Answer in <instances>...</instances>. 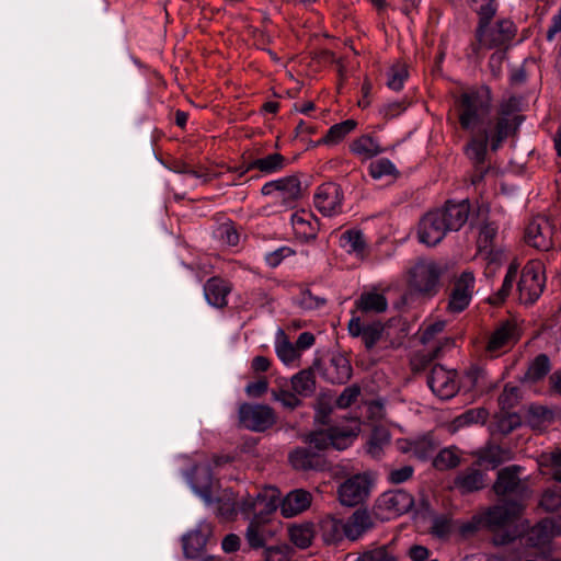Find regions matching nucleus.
<instances>
[{
	"label": "nucleus",
	"instance_id": "nucleus-62",
	"mask_svg": "<svg viewBox=\"0 0 561 561\" xmlns=\"http://www.w3.org/2000/svg\"><path fill=\"white\" fill-rule=\"evenodd\" d=\"M359 388L357 386H351L343 390L340 397L336 400V405L341 409L348 408L352 403H354L359 396Z\"/></svg>",
	"mask_w": 561,
	"mask_h": 561
},
{
	"label": "nucleus",
	"instance_id": "nucleus-22",
	"mask_svg": "<svg viewBox=\"0 0 561 561\" xmlns=\"http://www.w3.org/2000/svg\"><path fill=\"white\" fill-rule=\"evenodd\" d=\"M561 535V519L557 523L553 519H543L535 525L527 534V543L533 547L543 546L553 537Z\"/></svg>",
	"mask_w": 561,
	"mask_h": 561
},
{
	"label": "nucleus",
	"instance_id": "nucleus-54",
	"mask_svg": "<svg viewBox=\"0 0 561 561\" xmlns=\"http://www.w3.org/2000/svg\"><path fill=\"white\" fill-rule=\"evenodd\" d=\"M497 233V227L492 222H485L480 228L479 237H478V247L481 250H488Z\"/></svg>",
	"mask_w": 561,
	"mask_h": 561
},
{
	"label": "nucleus",
	"instance_id": "nucleus-15",
	"mask_svg": "<svg viewBox=\"0 0 561 561\" xmlns=\"http://www.w3.org/2000/svg\"><path fill=\"white\" fill-rule=\"evenodd\" d=\"M446 322L444 320H437L433 323H430L421 334V342L427 346L424 353V357H427V360H432L436 358L439 353L445 347H450L453 345V340L449 337H444L443 340L436 341V336L440 334L445 329Z\"/></svg>",
	"mask_w": 561,
	"mask_h": 561
},
{
	"label": "nucleus",
	"instance_id": "nucleus-11",
	"mask_svg": "<svg viewBox=\"0 0 561 561\" xmlns=\"http://www.w3.org/2000/svg\"><path fill=\"white\" fill-rule=\"evenodd\" d=\"M522 467L508 466L501 469L497 479L493 484V490L497 495L527 494L528 489L520 478Z\"/></svg>",
	"mask_w": 561,
	"mask_h": 561
},
{
	"label": "nucleus",
	"instance_id": "nucleus-5",
	"mask_svg": "<svg viewBox=\"0 0 561 561\" xmlns=\"http://www.w3.org/2000/svg\"><path fill=\"white\" fill-rule=\"evenodd\" d=\"M517 112L516 99H510L501 104L496 122H491V128L494 130V136H491L492 150H496L504 139L517 130L522 122Z\"/></svg>",
	"mask_w": 561,
	"mask_h": 561
},
{
	"label": "nucleus",
	"instance_id": "nucleus-17",
	"mask_svg": "<svg viewBox=\"0 0 561 561\" xmlns=\"http://www.w3.org/2000/svg\"><path fill=\"white\" fill-rule=\"evenodd\" d=\"M190 483L193 491L204 501L206 505L213 504V494L218 486L213 482L208 466H194L190 476Z\"/></svg>",
	"mask_w": 561,
	"mask_h": 561
},
{
	"label": "nucleus",
	"instance_id": "nucleus-29",
	"mask_svg": "<svg viewBox=\"0 0 561 561\" xmlns=\"http://www.w3.org/2000/svg\"><path fill=\"white\" fill-rule=\"evenodd\" d=\"M210 534V528L205 525L198 529H195L188 533L183 537V550L184 554L187 558L194 559L201 556L203 552L208 536Z\"/></svg>",
	"mask_w": 561,
	"mask_h": 561
},
{
	"label": "nucleus",
	"instance_id": "nucleus-33",
	"mask_svg": "<svg viewBox=\"0 0 561 561\" xmlns=\"http://www.w3.org/2000/svg\"><path fill=\"white\" fill-rule=\"evenodd\" d=\"M350 149L362 160H369L383 151L382 147L369 135H364L352 141Z\"/></svg>",
	"mask_w": 561,
	"mask_h": 561
},
{
	"label": "nucleus",
	"instance_id": "nucleus-50",
	"mask_svg": "<svg viewBox=\"0 0 561 561\" xmlns=\"http://www.w3.org/2000/svg\"><path fill=\"white\" fill-rule=\"evenodd\" d=\"M245 539L249 546L257 549L264 546L265 539L263 537L260 522L256 518L251 519L245 530Z\"/></svg>",
	"mask_w": 561,
	"mask_h": 561
},
{
	"label": "nucleus",
	"instance_id": "nucleus-19",
	"mask_svg": "<svg viewBox=\"0 0 561 561\" xmlns=\"http://www.w3.org/2000/svg\"><path fill=\"white\" fill-rule=\"evenodd\" d=\"M279 497V491L271 486L265 489L263 493H257L255 496L248 495L237 502V506H239V510L247 515L254 512L260 505H264L265 511L271 513L278 507Z\"/></svg>",
	"mask_w": 561,
	"mask_h": 561
},
{
	"label": "nucleus",
	"instance_id": "nucleus-39",
	"mask_svg": "<svg viewBox=\"0 0 561 561\" xmlns=\"http://www.w3.org/2000/svg\"><path fill=\"white\" fill-rule=\"evenodd\" d=\"M341 242L344 248H347L350 253L363 256L366 250V241L362 231L347 230L342 233Z\"/></svg>",
	"mask_w": 561,
	"mask_h": 561
},
{
	"label": "nucleus",
	"instance_id": "nucleus-13",
	"mask_svg": "<svg viewBox=\"0 0 561 561\" xmlns=\"http://www.w3.org/2000/svg\"><path fill=\"white\" fill-rule=\"evenodd\" d=\"M262 194H276L282 203L289 205L301 196V183L295 175L287 176L264 184Z\"/></svg>",
	"mask_w": 561,
	"mask_h": 561
},
{
	"label": "nucleus",
	"instance_id": "nucleus-30",
	"mask_svg": "<svg viewBox=\"0 0 561 561\" xmlns=\"http://www.w3.org/2000/svg\"><path fill=\"white\" fill-rule=\"evenodd\" d=\"M230 289L231 288L227 282L213 277L205 284L204 294L211 306L222 308L227 305V296L230 293Z\"/></svg>",
	"mask_w": 561,
	"mask_h": 561
},
{
	"label": "nucleus",
	"instance_id": "nucleus-1",
	"mask_svg": "<svg viewBox=\"0 0 561 561\" xmlns=\"http://www.w3.org/2000/svg\"><path fill=\"white\" fill-rule=\"evenodd\" d=\"M460 103L459 122L471 136L465 151L473 164L479 165L484 162L488 144H491V136H494L489 118L491 112L490 90L482 88L478 91L466 92L461 95Z\"/></svg>",
	"mask_w": 561,
	"mask_h": 561
},
{
	"label": "nucleus",
	"instance_id": "nucleus-44",
	"mask_svg": "<svg viewBox=\"0 0 561 561\" xmlns=\"http://www.w3.org/2000/svg\"><path fill=\"white\" fill-rule=\"evenodd\" d=\"M517 270L518 267L516 264L512 263L510 265L505 278L503 280L502 287L499 289V291L493 298H490V302L500 304L508 297L510 293L512 291L514 280L517 276Z\"/></svg>",
	"mask_w": 561,
	"mask_h": 561
},
{
	"label": "nucleus",
	"instance_id": "nucleus-14",
	"mask_svg": "<svg viewBox=\"0 0 561 561\" xmlns=\"http://www.w3.org/2000/svg\"><path fill=\"white\" fill-rule=\"evenodd\" d=\"M343 194L334 183L322 184L314 195V206L324 216H332L340 211Z\"/></svg>",
	"mask_w": 561,
	"mask_h": 561
},
{
	"label": "nucleus",
	"instance_id": "nucleus-21",
	"mask_svg": "<svg viewBox=\"0 0 561 561\" xmlns=\"http://www.w3.org/2000/svg\"><path fill=\"white\" fill-rule=\"evenodd\" d=\"M436 210L443 215L448 232L458 231L469 218L470 205L467 201L459 203L448 202L444 208Z\"/></svg>",
	"mask_w": 561,
	"mask_h": 561
},
{
	"label": "nucleus",
	"instance_id": "nucleus-6",
	"mask_svg": "<svg viewBox=\"0 0 561 561\" xmlns=\"http://www.w3.org/2000/svg\"><path fill=\"white\" fill-rule=\"evenodd\" d=\"M239 420L250 431L264 432L276 423V414L266 404L244 403L239 408Z\"/></svg>",
	"mask_w": 561,
	"mask_h": 561
},
{
	"label": "nucleus",
	"instance_id": "nucleus-4",
	"mask_svg": "<svg viewBox=\"0 0 561 561\" xmlns=\"http://www.w3.org/2000/svg\"><path fill=\"white\" fill-rule=\"evenodd\" d=\"M545 284L543 264L540 261L528 262L517 284L519 300L525 305L534 304L541 296Z\"/></svg>",
	"mask_w": 561,
	"mask_h": 561
},
{
	"label": "nucleus",
	"instance_id": "nucleus-8",
	"mask_svg": "<svg viewBox=\"0 0 561 561\" xmlns=\"http://www.w3.org/2000/svg\"><path fill=\"white\" fill-rule=\"evenodd\" d=\"M443 268L435 262H420L411 272V285L419 293L433 296L437 293Z\"/></svg>",
	"mask_w": 561,
	"mask_h": 561
},
{
	"label": "nucleus",
	"instance_id": "nucleus-38",
	"mask_svg": "<svg viewBox=\"0 0 561 561\" xmlns=\"http://www.w3.org/2000/svg\"><path fill=\"white\" fill-rule=\"evenodd\" d=\"M356 127V122L347 119L342 123L333 125L327 133V135L318 141L323 145H336L345 138Z\"/></svg>",
	"mask_w": 561,
	"mask_h": 561
},
{
	"label": "nucleus",
	"instance_id": "nucleus-49",
	"mask_svg": "<svg viewBox=\"0 0 561 561\" xmlns=\"http://www.w3.org/2000/svg\"><path fill=\"white\" fill-rule=\"evenodd\" d=\"M356 435L357 432L355 431L331 428V447L337 450H344L353 443Z\"/></svg>",
	"mask_w": 561,
	"mask_h": 561
},
{
	"label": "nucleus",
	"instance_id": "nucleus-20",
	"mask_svg": "<svg viewBox=\"0 0 561 561\" xmlns=\"http://www.w3.org/2000/svg\"><path fill=\"white\" fill-rule=\"evenodd\" d=\"M515 35L513 22L508 20L499 21L496 26L488 31H477L478 41L481 45L492 48L510 42Z\"/></svg>",
	"mask_w": 561,
	"mask_h": 561
},
{
	"label": "nucleus",
	"instance_id": "nucleus-23",
	"mask_svg": "<svg viewBox=\"0 0 561 561\" xmlns=\"http://www.w3.org/2000/svg\"><path fill=\"white\" fill-rule=\"evenodd\" d=\"M324 378L331 383L342 385L350 380L352 366L350 360L342 354H334L325 365Z\"/></svg>",
	"mask_w": 561,
	"mask_h": 561
},
{
	"label": "nucleus",
	"instance_id": "nucleus-41",
	"mask_svg": "<svg viewBox=\"0 0 561 561\" xmlns=\"http://www.w3.org/2000/svg\"><path fill=\"white\" fill-rule=\"evenodd\" d=\"M460 462V453L454 447L444 448L434 458L433 465L438 470H448L457 467Z\"/></svg>",
	"mask_w": 561,
	"mask_h": 561
},
{
	"label": "nucleus",
	"instance_id": "nucleus-43",
	"mask_svg": "<svg viewBox=\"0 0 561 561\" xmlns=\"http://www.w3.org/2000/svg\"><path fill=\"white\" fill-rule=\"evenodd\" d=\"M550 370V363L548 356L538 355L528 366L525 378L530 381H536L546 376Z\"/></svg>",
	"mask_w": 561,
	"mask_h": 561
},
{
	"label": "nucleus",
	"instance_id": "nucleus-51",
	"mask_svg": "<svg viewBox=\"0 0 561 561\" xmlns=\"http://www.w3.org/2000/svg\"><path fill=\"white\" fill-rule=\"evenodd\" d=\"M519 402L518 387L506 385L499 397V403L503 411H508Z\"/></svg>",
	"mask_w": 561,
	"mask_h": 561
},
{
	"label": "nucleus",
	"instance_id": "nucleus-40",
	"mask_svg": "<svg viewBox=\"0 0 561 561\" xmlns=\"http://www.w3.org/2000/svg\"><path fill=\"white\" fill-rule=\"evenodd\" d=\"M388 336L387 328L380 322H374L365 325L363 343L367 350H371L377 343L386 341Z\"/></svg>",
	"mask_w": 561,
	"mask_h": 561
},
{
	"label": "nucleus",
	"instance_id": "nucleus-24",
	"mask_svg": "<svg viewBox=\"0 0 561 561\" xmlns=\"http://www.w3.org/2000/svg\"><path fill=\"white\" fill-rule=\"evenodd\" d=\"M346 538L354 541L374 527L373 517L366 510H356L344 522Z\"/></svg>",
	"mask_w": 561,
	"mask_h": 561
},
{
	"label": "nucleus",
	"instance_id": "nucleus-57",
	"mask_svg": "<svg viewBox=\"0 0 561 561\" xmlns=\"http://www.w3.org/2000/svg\"><path fill=\"white\" fill-rule=\"evenodd\" d=\"M511 458V454L508 450H504L499 446L490 447L484 455V460L491 463L493 467H496L503 461H506Z\"/></svg>",
	"mask_w": 561,
	"mask_h": 561
},
{
	"label": "nucleus",
	"instance_id": "nucleus-59",
	"mask_svg": "<svg viewBox=\"0 0 561 561\" xmlns=\"http://www.w3.org/2000/svg\"><path fill=\"white\" fill-rule=\"evenodd\" d=\"M308 442L317 450L328 449L331 447V430L311 434Z\"/></svg>",
	"mask_w": 561,
	"mask_h": 561
},
{
	"label": "nucleus",
	"instance_id": "nucleus-26",
	"mask_svg": "<svg viewBox=\"0 0 561 561\" xmlns=\"http://www.w3.org/2000/svg\"><path fill=\"white\" fill-rule=\"evenodd\" d=\"M291 225L296 237L306 241L314 239L319 229L317 219L306 210L296 211L291 216Z\"/></svg>",
	"mask_w": 561,
	"mask_h": 561
},
{
	"label": "nucleus",
	"instance_id": "nucleus-37",
	"mask_svg": "<svg viewBox=\"0 0 561 561\" xmlns=\"http://www.w3.org/2000/svg\"><path fill=\"white\" fill-rule=\"evenodd\" d=\"M293 391L299 397H309L316 390V379L311 370H301L290 379Z\"/></svg>",
	"mask_w": 561,
	"mask_h": 561
},
{
	"label": "nucleus",
	"instance_id": "nucleus-7",
	"mask_svg": "<svg viewBox=\"0 0 561 561\" xmlns=\"http://www.w3.org/2000/svg\"><path fill=\"white\" fill-rule=\"evenodd\" d=\"M474 289V276L471 271H463L458 277L455 278L448 304L446 307L447 312L457 314L462 312L470 304Z\"/></svg>",
	"mask_w": 561,
	"mask_h": 561
},
{
	"label": "nucleus",
	"instance_id": "nucleus-16",
	"mask_svg": "<svg viewBox=\"0 0 561 561\" xmlns=\"http://www.w3.org/2000/svg\"><path fill=\"white\" fill-rule=\"evenodd\" d=\"M413 497L403 490L383 493L378 500V508L388 514V517L408 513L413 506Z\"/></svg>",
	"mask_w": 561,
	"mask_h": 561
},
{
	"label": "nucleus",
	"instance_id": "nucleus-2",
	"mask_svg": "<svg viewBox=\"0 0 561 561\" xmlns=\"http://www.w3.org/2000/svg\"><path fill=\"white\" fill-rule=\"evenodd\" d=\"M523 512L524 505L518 501L495 505L486 512L485 523L494 533L493 542L495 545H506L519 535L515 523Z\"/></svg>",
	"mask_w": 561,
	"mask_h": 561
},
{
	"label": "nucleus",
	"instance_id": "nucleus-36",
	"mask_svg": "<svg viewBox=\"0 0 561 561\" xmlns=\"http://www.w3.org/2000/svg\"><path fill=\"white\" fill-rule=\"evenodd\" d=\"M288 459L296 470H310L317 465V454L311 450V447H298L294 449L289 454Z\"/></svg>",
	"mask_w": 561,
	"mask_h": 561
},
{
	"label": "nucleus",
	"instance_id": "nucleus-53",
	"mask_svg": "<svg viewBox=\"0 0 561 561\" xmlns=\"http://www.w3.org/2000/svg\"><path fill=\"white\" fill-rule=\"evenodd\" d=\"M477 12L480 16L478 31H484L496 13L495 0H482V4Z\"/></svg>",
	"mask_w": 561,
	"mask_h": 561
},
{
	"label": "nucleus",
	"instance_id": "nucleus-61",
	"mask_svg": "<svg viewBox=\"0 0 561 561\" xmlns=\"http://www.w3.org/2000/svg\"><path fill=\"white\" fill-rule=\"evenodd\" d=\"M297 304L304 310H313L321 307L324 304V299L313 296L309 290H305L301 293Z\"/></svg>",
	"mask_w": 561,
	"mask_h": 561
},
{
	"label": "nucleus",
	"instance_id": "nucleus-3",
	"mask_svg": "<svg viewBox=\"0 0 561 561\" xmlns=\"http://www.w3.org/2000/svg\"><path fill=\"white\" fill-rule=\"evenodd\" d=\"M374 478L369 472H360L345 479L337 486V500L341 505L353 507L364 503L370 495Z\"/></svg>",
	"mask_w": 561,
	"mask_h": 561
},
{
	"label": "nucleus",
	"instance_id": "nucleus-18",
	"mask_svg": "<svg viewBox=\"0 0 561 561\" xmlns=\"http://www.w3.org/2000/svg\"><path fill=\"white\" fill-rule=\"evenodd\" d=\"M312 494L304 489L288 492L282 501L278 500L280 514L285 518L297 516L307 511L312 503Z\"/></svg>",
	"mask_w": 561,
	"mask_h": 561
},
{
	"label": "nucleus",
	"instance_id": "nucleus-46",
	"mask_svg": "<svg viewBox=\"0 0 561 561\" xmlns=\"http://www.w3.org/2000/svg\"><path fill=\"white\" fill-rule=\"evenodd\" d=\"M436 449L435 442L430 436L417 438L410 444V451L420 459H426Z\"/></svg>",
	"mask_w": 561,
	"mask_h": 561
},
{
	"label": "nucleus",
	"instance_id": "nucleus-48",
	"mask_svg": "<svg viewBox=\"0 0 561 561\" xmlns=\"http://www.w3.org/2000/svg\"><path fill=\"white\" fill-rule=\"evenodd\" d=\"M276 354L278 358L287 365L295 362L299 357L298 348L286 337L278 340L276 344Z\"/></svg>",
	"mask_w": 561,
	"mask_h": 561
},
{
	"label": "nucleus",
	"instance_id": "nucleus-47",
	"mask_svg": "<svg viewBox=\"0 0 561 561\" xmlns=\"http://www.w3.org/2000/svg\"><path fill=\"white\" fill-rule=\"evenodd\" d=\"M488 413L483 409H471L459 415L454 421L456 428L463 427L470 424L484 423Z\"/></svg>",
	"mask_w": 561,
	"mask_h": 561
},
{
	"label": "nucleus",
	"instance_id": "nucleus-60",
	"mask_svg": "<svg viewBox=\"0 0 561 561\" xmlns=\"http://www.w3.org/2000/svg\"><path fill=\"white\" fill-rule=\"evenodd\" d=\"M264 561H289L287 546H272L263 552Z\"/></svg>",
	"mask_w": 561,
	"mask_h": 561
},
{
	"label": "nucleus",
	"instance_id": "nucleus-52",
	"mask_svg": "<svg viewBox=\"0 0 561 561\" xmlns=\"http://www.w3.org/2000/svg\"><path fill=\"white\" fill-rule=\"evenodd\" d=\"M408 78V70L402 65L393 66L388 72L387 85L394 91L402 89L405 79Z\"/></svg>",
	"mask_w": 561,
	"mask_h": 561
},
{
	"label": "nucleus",
	"instance_id": "nucleus-25",
	"mask_svg": "<svg viewBox=\"0 0 561 561\" xmlns=\"http://www.w3.org/2000/svg\"><path fill=\"white\" fill-rule=\"evenodd\" d=\"M217 516L225 519H232L237 514V500L234 493L230 489H219L214 491L213 504Z\"/></svg>",
	"mask_w": 561,
	"mask_h": 561
},
{
	"label": "nucleus",
	"instance_id": "nucleus-10",
	"mask_svg": "<svg viewBox=\"0 0 561 561\" xmlns=\"http://www.w3.org/2000/svg\"><path fill=\"white\" fill-rule=\"evenodd\" d=\"M427 383L432 391L444 400L453 398L459 389L456 370L442 365L432 368Z\"/></svg>",
	"mask_w": 561,
	"mask_h": 561
},
{
	"label": "nucleus",
	"instance_id": "nucleus-64",
	"mask_svg": "<svg viewBox=\"0 0 561 561\" xmlns=\"http://www.w3.org/2000/svg\"><path fill=\"white\" fill-rule=\"evenodd\" d=\"M221 239L229 245H236L239 241V234L230 225H222L220 228Z\"/></svg>",
	"mask_w": 561,
	"mask_h": 561
},
{
	"label": "nucleus",
	"instance_id": "nucleus-63",
	"mask_svg": "<svg viewBox=\"0 0 561 561\" xmlns=\"http://www.w3.org/2000/svg\"><path fill=\"white\" fill-rule=\"evenodd\" d=\"M267 389H268V382H267L266 378H261L254 382L249 383L245 387V392L250 397L259 398L263 393H265L267 391Z\"/></svg>",
	"mask_w": 561,
	"mask_h": 561
},
{
	"label": "nucleus",
	"instance_id": "nucleus-56",
	"mask_svg": "<svg viewBox=\"0 0 561 561\" xmlns=\"http://www.w3.org/2000/svg\"><path fill=\"white\" fill-rule=\"evenodd\" d=\"M540 506L548 512H557L561 510V492L547 490L541 496Z\"/></svg>",
	"mask_w": 561,
	"mask_h": 561
},
{
	"label": "nucleus",
	"instance_id": "nucleus-31",
	"mask_svg": "<svg viewBox=\"0 0 561 561\" xmlns=\"http://www.w3.org/2000/svg\"><path fill=\"white\" fill-rule=\"evenodd\" d=\"M455 486L462 493L478 491L484 486L483 473L474 468H469L457 476Z\"/></svg>",
	"mask_w": 561,
	"mask_h": 561
},
{
	"label": "nucleus",
	"instance_id": "nucleus-27",
	"mask_svg": "<svg viewBox=\"0 0 561 561\" xmlns=\"http://www.w3.org/2000/svg\"><path fill=\"white\" fill-rule=\"evenodd\" d=\"M319 528L321 538L327 545H336L346 538L344 522L333 516L323 517Z\"/></svg>",
	"mask_w": 561,
	"mask_h": 561
},
{
	"label": "nucleus",
	"instance_id": "nucleus-58",
	"mask_svg": "<svg viewBox=\"0 0 561 561\" xmlns=\"http://www.w3.org/2000/svg\"><path fill=\"white\" fill-rule=\"evenodd\" d=\"M413 471V467L408 465L400 468L390 469L388 472V480L393 484L403 483L412 477Z\"/></svg>",
	"mask_w": 561,
	"mask_h": 561
},
{
	"label": "nucleus",
	"instance_id": "nucleus-9",
	"mask_svg": "<svg viewBox=\"0 0 561 561\" xmlns=\"http://www.w3.org/2000/svg\"><path fill=\"white\" fill-rule=\"evenodd\" d=\"M553 229L549 218L537 216L528 224L525 240L533 248L548 251L553 245Z\"/></svg>",
	"mask_w": 561,
	"mask_h": 561
},
{
	"label": "nucleus",
	"instance_id": "nucleus-42",
	"mask_svg": "<svg viewBox=\"0 0 561 561\" xmlns=\"http://www.w3.org/2000/svg\"><path fill=\"white\" fill-rule=\"evenodd\" d=\"M284 157L279 153H272L267 157L253 160L249 163L248 170L259 169L264 173H272L283 168Z\"/></svg>",
	"mask_w": 561,
	"mask_h": 561
},
{
	"label": "nucleus",
	"instance_id": "nucleus-35",
	"mask_svg": "<svg viewBox=\"0 0 561 561\" xmlns=\"http://www.w3.org/2000/svg\"><path fill=\"white\" fill-rule=\"evenodd\" d=\"M369 174L377 181L388 180V182H393L399 178L400 172L389 159L381 158L369 164Z\"/></svg>",
	"mask_w": 561,
	"mask_h": 561
},
{
	"label": "nucleus",
	"instance_id": "nucleus-32",
	"mask_svg": "<svg viewBox=\"0 0 561 561\" xmlns=\"http://www.w3.org/2000/svg\"><path fill=\"white\" fill-rule=\"evenodd\" d=\"M316 531L312 523L293 524L288 527L289 540L299 549L311 546Z\"/></svg>",
	"mask_w": 561,
	"mask_h": 561
},
{
	"label": "nucleus",
	"instance_id": "nucleus-45",
	"mask_svg": "<svg viewBox=\"0 0 561 561\" xmlns=\"http://www.w3.org/2000/svg\"><path fill=\"white\" fill-rule=\"evenodd\" d=\"M271 394L274 401L279 402L286 409L294 410L301 405V400L295 391L277 388L273 389Z\"/></svg>",
	"mask_w": 561,
	"mask_h": 561
},
{
	"label": "nucleus",
	"instance_id": "nucleus-28",
	"mask_svg": "<svg viewBox=\"0 0 561 561\" xmlns=\"http://www.w3.org/2000/svg\"><path fill=\"white\" fill-rule=\"evenodd\" d=\"M517 340L516 327L511 323H503L491 334L486 350L489 352H496L513 345Z\"/></svg>",
	"mask_w": 561,
	"mask_h": 561
},
{
	"label": "nucleus",
	"instance_id": "nucleus-12",
	"mask_svg": "<svg viewBox=\"0 0 561 561\" xmlns=\"http://www.w3.org/2000/svg\"><path fill=\"white\" fill-rule=\"evenodd\" d=\"M447 232L443 215L437 210H433L421 219L417 233L422 243L436 245L445 238Z\"/></svg>",
	"mask_w": 561,
	"mask_h": 561
},
{
	"label": "nucleus",
	"instance_id": "nucleus-55",
	"mask_svg": "<svg viewBox=\"0 0 561 561\" xmlns=\"http://www.w3.org/2000/svg\"><path fill=\"white\" fill-rule=\"evenodd\" d=\"M552 413L542 407L530 408L528 412V423L536 428H541L546 422H550Z\"/></svg>",
	"mask_w": 561,
	"mask_h": 561
},
{
	"label": "nucleus",
	"instance_id": "nucleus-34",
	"mask_svg": "<svg viewBox=\"0 0 561 561\" xmlns=\"http://www.w3.org/2000/svg\"><path fill=\"white\" fill-rule=\"evenodd\" d=\"M356 307L365 313H380L387 310L388 301L379 293H363L356 301Z\"/></svg>",
	"mask_w": 561,
	"mask_h": 561
}]
</instances>
